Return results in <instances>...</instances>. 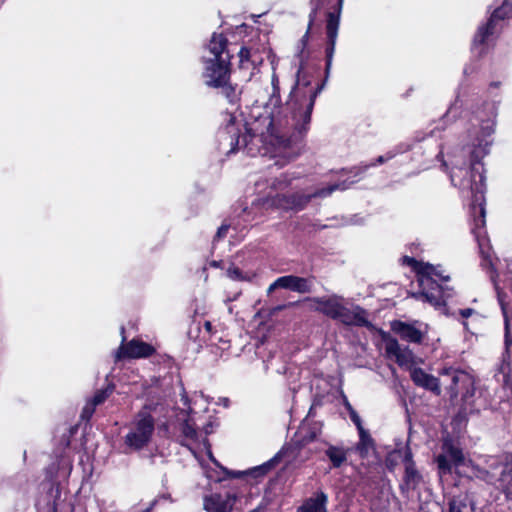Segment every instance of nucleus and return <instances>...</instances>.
Returning <instances> with one entry per match:
<instances>
[{
    "mask_svg": "<svg viewBox=\"0 0 512 512\" xmlns=\"http://www.w3.org/2000/svg\"><path fill=\"white\" fill-rule=\"evenodd\" d=\"M402 263L412 268L416 274L418 283L425 284L430 282L427 276L432 273L434 265L419 261L416 258L407 255L402 257Z\"/></svg>",
    "mask_w": 512,
    "mask_h": 512,
    "instance_id": "nucleus-18",
    "label": "nucleus"
},
{
    "mask_svg": "<svg viewBox=\"0 0 512 512\" xmlns=\"http://www.w3.org/2000/svg\"><path fill=\"white\" fill-rule=\"evenodd\" d=\"M305 301L313 302L316 306H312L311 309L315 312L325 315L326 317L336 320L338 313L342 307L340 297L332 295L330 297H307Z\"/></svg>",
    "mask_w": 512,
    "mask_h": 512,
    "instance_id": "nucleus-13",
    "label": "nucleus"
},
{
    "mask_svg": "<svg viewBox=\"0 0 512 512\" xmlns=\"http://www.w3.org/2000/svg\"><path fill=\"white\" fill-rule=\"evenodd\" d=\"M324 453L330 462L331 469L341 468L348 459V450L342 446L328 444Z\"/></svg>",
    "mask_w": 512,
    "mask_h": 512,
    "instance_id": "nucleus-20",
    "label": "nucleus"
},
{
    "mask_svg": "<svg viewBox=\"0 0 512 512\" xmlns=\"http://www.w3.org/2000/svg\"><path fill=\"white\" fill-rule=\"evenodd\" d=\"M439 267V265L434 266L432 273L427 276L430 282L425 284L418 283V285L420 295L424 301L428 302L436 309L443 308L446 310V301L453 297L454 288L446 284L450 281V276L444 275L443 272L439 270Z\"/></svg>",
    "mask_w": 512,
    "mask_h": 512,
    "instance_id": "nucleus-6",
    "label": "nucleus"
},
{
    "mask_svg": "<svg viewBox=\"0 0 512 512\" xmlns=\"http://www.w3.org/2000/svg\"><path fill=\"white\" fill-rule=\"evenodd\" d=\"M345 408L347 409L350 419L354 423L356 428H361L363 426L362 420H361L360 416L358 415V413L356 412V410L352 407V405L347 400L345 401Z\"/></svg>",
    "mask_w": 512,
    "mask_h": 512,
    "instance_id": "nucleus-37",
    "label": "nucleus"
},
{
    "mask_svg": "<svg viewBox=\"0 0 512 512\" xmlns=\"http://www.w3.org/2000/svg\"><path fill=\"white\" fill-rule=\"evenodd\" d=\"M228 44L229 41L223 33L212 34L207 45L210 57H203V77L208 87L221 88L222 95L234 105L240 100V92L237 84L233 85L230 82L232 55Z\"/></svg>",
    "mask_w": 512,
    "mask_h": 512,
    "instance_id": "nucleus-3",
    "label": "nucleus"
},
{
    "mask_svg": "<svg viewBox=\"0 0 512 512\" xmlns=\"http://www.w3.org/2000/svg\"><path fill=\"white\" fill-rule=\"evenodd\" d=\"M410 378L416 386L424 388L436 396L441 394L439 379L426 373L421 367L412 368L410 370Z\"/></svg>",
    "mask_w": 512,
    "mask_h": 512,
    "instance_id": "nucleus-15",
    "label": "nucleus"
},
{
    "mask_svg": "<svg viewBox=\"0 0 512 512\" xmlns=\"http://www.w3.org/2000/svg\"><path fill=\"white\" fill-rule=\"evenodd\" d=\"M499 481L504 486L505 491L508 493L510 488H512V462L504 466L500 474Z\"/></svg>",
    "mask_w": 512,
    "mask_h": 512,
    "instance_id": "nucleus-31",
    "label": "nucleus"
},
{
    "mask_svg": "<svg viewBox=\"0 0 512 512\" xmlns=\"http://www.w3.org/2000/svg\"><path fill=\"white\" fill-rule=\"evenodd\" d=\"M227 276L235 281H250L251 276L248 273H244L239 267L231 265L227 269Z\"/></svg>",
    "mask_w": 512,
    "mask_h": 512,
    "instance_id": "nucleus-32",
    "label": "nucleus"
},
{
    "mask_svg": "<svg viewBox=\"0 0 512 512\" xmlns=\"http://www.w3.org/2000/svg\"><path fill=\"white\" fill-rule=\"evenodd\" d=\"M496 26L492 23V20H487V22L478 27L473 41H472V49H475L479 46L483 47L488 38L494 34Z\"/></svg>",
    "mask_w": 512,
    "mask_h": 512,
    "instance_id": "nucleus-23",
    "label": "nucleus"
},
{
    "mask_svg": "<svg viewBox=\"0 0 512 512\" xmlns=\"http://www.w3.org/2000/svg\"><path fill=\"white\" fill-rule=\"evenodd\" d=\"M180 445L183 446V447H186L188 448L189 450H192V448L190 447L189 444H187L184 440H180L179 441Z\"/></svg>",
    "mask_w": 512,
    "mask_h": 512,
    "instance_id": "nucleus-48",
    "label": "nucleus"
},
{
    "mask_svg": "<svg viewBox=\"0 0 512 512\" xmlns=\"http://www.w3.org/2000/svg\"><path fill=\"white\" fill-rule=\"evenodd\" d=\"M442 451L448 459L454 464V466L459 467L464 464L465 457L463 450L454 445L453 441L450 438H446L442 443Z\"/></svg>",
    "mask_w": 512,
    "mask_h": 512,
    "instance_id": "nucleus-22",
    "label": "nucleus"
},
{
    "mask_svg": "<svg viewBox=\"0 0 512 512\" xmlns=\"http://www.w3.org/2000/svg\"><path fill=\"white\" fill-rule=\"evenodd\" d=\"M126 337L123 336L122 344L118 348V359H140L152 356L156 349L153 345L144 342L140 339H132L126 342Z\"/></svg>",
    "mask_w": 512,
    "mask_h": 512,
    "instance_id": "nucleus-8",
    "label": "nucleus"
},
{
    "mask_svg": "<svg viewBox=\"0 0 512 512\" xmlns=\"http://www.w3.org/2000/svg\"><path fill=\"white\" fill-rule=\"evenodd\" d=\"M313 280H315L314 276L310 277H300L296 275H285L278 277L268 288V292L273 291L274 289L282 288L288 289L293 292L305 294L311 293L313 290Z\"/></svg>",
    "mask_w": 512,
    "mask_h": 512,
    "instance_id": "nucleus-9",
    "label": "nucleus"
},
{
    "mask_svg": "<svg viewBox=\"0 0 512 512\" xmlns=\"http://www.w3.org/2000/svg\"><path fill=\"white\" fill-rule=\"evenodd\" d=\"M475 309L473 308H465V309H460L459 310V314L462 318L464 319H467L469 318L470 316H472L474 313H475Z\"/></svg>",
    "mask_w": 512,
    "mask_h": 512,
    "instance_id": "nucleus-44",
    "label": "nucleus"
},
{
    "mask_svg": "<svg viewBox=\"0 0 512 512\" xmlns=\"http://www.w3.org/2000/svg\"><path fill=\"white\" fill-rule=\"evenodd\" d=\"M251 57H252V70H254L257 66L262 64L263 58L259 54V52L257 50H254L253 48H251Z\"/></svg>",
    "mask_w": 512,
    "mask_h": 512,
    "instance_id": "nucleus-39",
    "label": "nucleus"
},
{
    "mask_svg": "<svg viewBox=\"0 0 512 512\" xmlns=\"http://www.w3.org/2000/svg\"><path fill=\"white\" fill-rule=\"evenodd\" d=\"M506 293L497 289V299H498V302H499V305L501 307V310L505 313L506 312V309H507V302H506Z\"/></svg>",
    "mask_w": 512,
    "mask_h": 512,
    "instance_id": "nucleus-41",
    "label": "nucleus"
},
{
    "mask_svg": "<svg viewBox=\"0 0 512 512\" xmlns=\"http://www.w3.org/2000/svg\"><path fill=\"white\" fill-rule=\"evenodd\" d=\"M255 136L256 133L248 127V123L238 122L232 114L229 115L225 127L219 131L220 140L228 141L230 145L229 153H236L241 148H246Z\"/></svg>",
    "mask_w": 512,
    "mask_h": 512,
    "instance_id": "nucleus-7",
    "label": "nucleus"
},
{
    "mask_svg": "<svg viewBox=\"0 0 512 512\" xmlns=\"http://www.w3.org/2000/svg\"><path fill=\"white\" fill-rule=\"evenodd\" d=\"M357 430L359 433V441L355 446V450L361 459H366L369 456L370 450L375 449V440L363 426L357 428Z\"/></svg>",
    "mask_w": 512,
    "mask_h": 512,
    "instance_id": "nucleus-21",
    "label": "nucleus"
},
{
    "mask_svg": "<svg viewBox=\"0 0 512 512\" xmlns=\"http://www.w3.org/2000/svg\"><path fill=\"white\" fill-rule=\"evenodd\" d=\"M393 453H397L399 455H402V462L404 464V468L405 467H410V465L411 466H416V463L413 460L412 449L410 448L409 445H406L403 450L402 449H395L393 451Z\"/></svg>",
    "mask_w": 512,
    "mask_h": 512,
    "instance_id": "nucleus-33",
    "label": "nucleus"
},
{
    "mask_svg": "<svg viewBox=\"0 0 512 512\" xmlns=\"http://www.w3.org/2000/svg\"><path fill=\"white\" fill-rule=\"evenodd\" d=\"M96 407L97 406H94L93 403L89 401L82 409L80 415L81 419L84 421H89L92 418L93 414L95 413Z\"/></svg>",
    "mask_w": 512,
    "mask_h": 512,
    "instance_id": "nucleus-38",
    "label": "nucleus"
},
{
    "mask_svg": "<svg viewBox=\"0 0 512 512\" xmlns=\"http://www.w3.org/2000/svg\"><path fill=\"white\" fill-rule=\"evenodd\" d=\"M292 182V178L287 173H282L279 177H275L270 182V187L273 190H285Z\"/></svg>",
    "mask_w": 512,
    "mask_h": 512,
    "instance_id": "nucleus-29",
    "label": "nucleus"
},
{
    "mask_svg": "<svg viewBox=\"0 0 512 512\" xmlns=\"http://www.w3.org/2000/svg\"><path fill=\"white\" fill-rule=\"evenodd\" d=\"M229 226L228 225H221L217 230V237L222 238L224 237L228 232Z\"/></svg>",
    "mask_w": 512,
    "mask_h": 512,
    "instance_id": "nucleus-46",
    "label": "nucleus"
},
{
    "mask_svg": "<svg viewBox=\"0 0 512 512\" xmlns=\"http://www.w3.org/2000/svg\"><path fill=\"white\" fill-rule=\"evenodd\" d=\"M345 326L365 327L368 330L375 329L372 322L368 320V312L360 305H354L352 309L342 305L336 319Z\"/></svg>",
    "mask_w": 512,
    "mask_h": 512,
    "instance_id": "nucleus-10",
    "label": "nucleus"
},
{
    "mask_svg": "<svg viewBox=\"0 0 512 512\" xmlns=\"http://www.w3.org/2000/svg\"><path fill=\"white\" fill-rule=\"evenodd\" d=\"M155 404H145L136 413L130 431L124 437V444L133 451L144 449L151 442L155 431V418L152 411Z\"/></svg>",
    "mask_w": 512,
    "mask_h": 512,
    "instance_id": "nucleus-4",
    "label": "nucleus"
},
{
    "mask_svg": "<svg viewBox=\"0 0 512 512\" xmlns=\"http://www.w3.org/2000/svg\"><path fill=\"white\" fill-rule=\"evenodd\" d=\"M512 14V3L509 0H505L500 7H497L488 20H492V23L496 26V23L500 20L508 18Z\"/></svg>",
    "mask_w": 512,
    "mask_h": 512,
    "instance_id": "nucleus-26",
    "label": "nucleus"
},
{
    "mask_svg": "<svg viewBox=\"0 0 512 512\" xmlns=\"http://www.w3.org/2000/svg\"><path fill=\"white\" fill-rule=\"evenodd\" d=\"M467 505L464 501L452 498L448 501V512H464Z\"/></svg>",
    "mask_w": 512,
    "mask_h": 512,
    "instance_id": "nucleus-36",
    "label": "nucleus"
},
{
    "mask_svg": "<svg viewBox=\"0 0 512 512\" xmlns=\"http://www.w3.org/2000/svg\"><path fill=\"white\" fill-rule=\"evenodd\" d=\"M392 454H394L393 452L390 453L387 457H386V460H385V464H386V467L389 469V470H393V468L395 467L396 465V462L392 459Z\"/></svg>",
    "mask_w": 512,
    "mask_h": 512,
    "instance_id": "nucleus-45",
    "label": "nucleus"
},
{
    "mask_svg": "<svg viewBox=\"0 0 512 512\" xmlns=\"http://www.w3.org/2000/svg\"><path fill=\"white\" fill-rule=\"evenodd\" d=\"M282 457L283 450H280L270 460H268L267 463L271 465V468L273 469L282 460Z\"/></svg>",
    "mask_w": 512,
    "mask_h": 512,
    "instance_id": "nucleus-43",
    "label": "nucleus"
},
{
    "mask_svg": "<svg viewBox=\"0 0 512 512\" xmlns=\"http://www.w3.org/2000/svg\"><path fill=\"white\" fill-rule=\"evenodd\" d=\"M271 85H272V88H274V89L280 88L279 78H278V75L276 73L272 74Z\"/></svg>",
    "mask_w": 512,
    "mask_h": 512,
    "instance_id": "nucleus-47",
    "label": "nucleus"
},
{
    "mask_svg": "<svg viewBox=\"0 0 512 512\" xmlns=\"http://www.w3.org/2000/svg\"><path fill=\"white\" fill-rule=\"evenodd\" d=\"M322 425L320 422L311 421L304 422L296 433L297 445L302 448L306 445L314 442L317 437L321 434Z\"/></svg>",
    "mask_w": 512,
    "mask_h": 512,
    "instance_id": "nucleus-16",
    "label": "nucleus"
},
{
    "mask_svg": "<svg viewBox=\"0 0 512 512\" xmlns=\"http://www.w3.org/2000/svg\"><path fill=\"white\" fill-rule=\"evenodd\" d=\"M151 509H152V507H149V508H146V509L142 510L141 512H150Z\"/></svg>",
    "mask_w": 512,
    "mask_h": 512,
    "instance_id": "nucleus-53",
    "label": "nucleus"
},
{
    "mask_svg": "<svg viewBox=\"0 0 512 512\" xmlns=\"http://www.w3.org/2000/svg\"><path fill=\"white\" fill-rule=\"evenodd\" d=\"M468 394L472 396L474 394V388H472L471 392H469V390H467V393L464 397H466Z\"/></svg>",
    "mask_w": 512,
    "mask_h": 512,
    "instance_id": "nucleus-51",
    "label": "nucleus"
},
{
    "mask_svg": "<svg viewBox=\"0 0 512 512\" xmlns=\"http://www.w3.org/2000/svg\"><path fill=\"white\" fill-rule=\"evenodd\" d=\"M212 266H214V267H218V266H219V263H218L217 261H213V262H212Z\"/></svg>",
    "mask_w": 512,
    "mask_h": 512,
    "instance_id": "nucleus-52",
    "label": "nucleus"
},
{
    "mask_svg": "<svg viewBox=\"0 0 512 512\" xmlns=\"http://www.w3.org/2000/svg\"><path fill=\"white\" fill-rule=\"evenodd\" d=\"M236 500V495L230 492L212 493L204 497L203 505L207 512H232Z\"/></svg>",
    "mask_w": 512,
    "mask_h": 512,
    "instance_id": "nucleus-14",
    "label": "nucleus"
},
{
    "mask_svg": "<svg viewBox=\"0 0 512 512\" xmlns=\"http://www.w3.org/2000/svg\"><path fill=\"white\" fill-rule=\"evenodd\" d=\"M391 331L402 341L413 344H422L424 332L415 326V323H408L402 320H393L390 322Z\"/></svg>",
    "mask_w": 512,
    "mask_h": 512,
    "instance_id": "nucleus-11",
    "label": "nucleus"
},
{
    "mask_svg": "<svg viewBox=\"0 0 512 512\" xmlns=\"http://www.w3.org/2000/svg\"><path fill=\"white\" fill-rule=\"evenodd\" d=\"M500 85V82H492L491 83V86L493 87H498Z\"/></svg>",
    "mask_w": 512,
    "mask_h": 512,
    "instance_id": "nucleus-50",
    "label": "nucleus"
},
{
    "mask_svg": "<svg viewBox=\"0 0 512 512\" xmlns=\"http://www.w3.org/2000/svg\"><path fill=\"white\" fill-rule=\"evenodd\" d=\"M463 373L455 369L454 367H444L439 371L441 376L451 377V383L447 386L448 393L451 398H456L459 395L458 383L460 381V375Z\"/></svg>",
    "mask_w": 512,
    "mask_h": 512,
    "instance_id": "nucleus-24",
    "label": "nucleus"
},
{
    "mask_svg": "<svg viewBox=\"0 0 512 512\" xmlns=\"http://www.w3.org/2000/svg\"><path fill=\"white\" fill-rule=\"evenodd\" d=\"M344 0H310L311 11L295 57L299 66L285 103L281 89L272 88L273 106L267 126L269 143L288 159L300 154L310 129L317 96L330 75Z\"/></svg>",
    "mask_w": 512,
    "mask_h": 512,
    "instance_id": "nucleus-1",
    "label": "nucleus"
},
{
    "mask_svg": "<svg viewBox=\"0 0 512 512\" xmlns=\"http://www.w3.org/2000/svg\"><path fill=\"white\" fill-rule=\"evenodd\" d=\"M180 432L185 439L191 440L193 442H198L199 440L196 424L189 417L180 423Z\"/></svg>",
    "mask_w": 512,
    "mask_h": 512,
    "instance_id": "nucleus-25",
    "label": "nucleus"
},
{
    "mask_svg": "<svg viewBox=\"0 0 512 512\" xmlns=\"http://www.w3.org/2000/svg\"><path fill=\"white\" fill-rule=\"evenodd\" d=\"M205 328H206L207 330H210V329L212 328V325H211V323H210L209 321H207V322L205 323Z\"/></svg>",
    "mask_w": 512,
    "mask_h": 512,
    "instance_id": "nucleus-49",
    "label": "nucleus"
},
{
    "mask_svg": "<svg viewBox=\"0 0 512 512\" xmlns=\"http://www.w3.org/2000/svg\"><path fill=\"white\" fill-rule=\"evenodd\" d=\"M504 352L502 354L503 361H510L511 359V348H512V334L510 331L509 323L506 321L505 323V333H504Z\"/></svg>",
    "mask_w": 512,
    "mask_h": 512,
    "instance_id": "nucleus-30",
    "label": "nucleus"
},
{
    "mask_svg": "<svg viewBox=\"0 0 512 512\" xmlns=\"http://www.w3.org/2000/svg\"><path fill=\"white\" fill-rule=\"evenodd\" d=\"M222 469H223L224 473L227 475V477L230 479H241L245 475H247V471L242 472V471H230L227 468H222Z\"/></svg>",
    "mask_w": 512,
    "mask_h": 512,
    "instance_id": "nucleus-40",
    "label": "nucleus"
},
{
    "mask_svg": "<svg viewBox=\"0 0 512 512\" xmlns=\"http://www.w3.org/2000/svg\"><path fill=\"white\" fill-rule=\"evenodd\" d=\"M271 470H272L271 465H269L267 462H265L262 465H259V466L249 469L247 471V475H249L253 478H262L265 475H267Z\"/></svg>",
    "mask_w": 512,
    "mask_h": 512,
    "instance_id": "nucleus-34",
    "label": "nucleus"
},
{
    "mask_svg": "<svg viewBox=\"0 0 512 512\" xmlns=\"http://www.w3.org/2000/svg\"><path fill=\"white\" fill-rule=\"evenodd\" d=\"M327 504V494L319 490L313 496L305 499L302 505L297 508V512H328Z\"/></svg>",
    "mask_w": 512,
    "mask_h": 512,
    "instance_id": "nucleus-17",
    "label": "nucleus"
},
{
    "mask_svg": "<svg viewBox=\"0 0 512 512\" xmlns=\"http://www.w3.org/2000/svg\"><path fill=\"white\" fill-rule=\"evenodd\" d=\"M481 138L473 143L469 150V165L453 166L449 171V178L454 187L471 193V210L474 214L475 228L472 230L478 242L481 265L484 268H494L491 255V246L486 236H481L477 229L485 226V192L486 177L482 160L489 153L491 142L487 140L494 133L495 121L481 120Z\"/></svg>",
    "mask_w": 512,
    "mask_h": 512,
    "instance_id": "nucleus-2",
    "label": "nucleus"
},
{
    "mask_svg": "<svg viewBox=\"0 0 512 512\" xmlns=\"http://www.w3.org/2000/svg\"><path fill=\"white\" fill-rule=\"evenodd\" d=\"M393 157H394V154L389 152L386 155L378 156L371 165L375 166L377 164H383V163L387 162L388 160L392 159Z\"/></svg>",
    "mask_w": 512,
    "mask_h": 512,
    "instance_id": "nucleus-42",
    "label": "nucleus"
},
{
    "mask_svg": "<svg viewBox=\"0 0 512 512\" xmlns=\"http://www.w3.org/2000/svg\"><path fill=\"white\" fill-rule=\"evenodd\" d=\"M239 68L252 69L251 47L242 46L238 52Z\"/></svg>",
    "mask_w": 512,
    "mask_h": 512,
    "instance_id": "nucleus-27",
    "label": "nucleus"
},
{
    "mask_svg": "<svg viewBox=\"0 0 512 512\" xmlns=\"http://www.w3.org/2000/svg\"><path fill=\"white\" fill-rule=\"evenodd\" d=\"M436 463L439 468V470L444 473L448 474L452 472V466L454 465L445 454H439L436 457Z\"/></svg>",
    "mask_w": 512,
    "mask_h": 512,
    "instance_id": "nucleus-35",
    "label": "nucleus"
},
{
    "mask_svg": "<svg viewBox=\"0 0 512 512\" xmlns=\"http://www.w3.org/2000/svg\"><path fill=\"white\" fill-rule=\"evenodd\" d=\"M423 482V476L416 466L405 467L402 483L399 488L402 494L416 490Z\"/></svg>",
    "mask_w": 512,
    "mask_h": 512,
    "instance_id": "nucleus-19",
    "label": "nucleus"
},
{
    "mask_svg": "<svg viewBox=\"0 0 512 512\" xmlns=\"http://www.w3.org/2000/svg\"><path fill=\"white\" fill-rule=\"evenodd\" d=\"M382 340L385 342V351L388 356H394L396 363L402 367L413 361L412 351L405 347L402 349L397 338L392 337L385 331H380Z\"/></svg>",
    "mask_w": 512,
    "mask_h": 512,
    "instance_id": "nucleus-12",
    "label": "nucleus"
},
{
    "mask_svg": "<svg viewBox=\"0 0 512 512\" xmlns=\"http://www.w3.org/2000/svg\"><path fill=\"white\" fill-rule=\"evenodd\" d=\"M338 188V184H333L328 187L319 189L312 194H304L301 192H294L291 194L278 193L272 197L265 198L263 201V206L266 208L282 210L285 212H299L304 210L313 198L327 197Z\"/></svg>",
    "mask_w": 512,
    "mask_h": 512,
    "instance_id": "nucleus-5",
    "label": "nucleus"
},
{
    "mask_svg": "<svg viewBox=\"0 0 512 512\" xmlns=\"http://www.w3.org/2000/svg\"><path fill=\"white\" fill-rule=\"evenodd\" d=\"M114 385L109 384L104 389L97 390L90 400L94 406H98L106 401V399L113 393Z\"/></svg>",
    "mask_w": 512,
    "mask_h": 512,
    "instance_id": "nucleus-28",
    "label": "nucleus"
}]
</instances>
